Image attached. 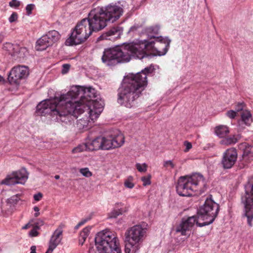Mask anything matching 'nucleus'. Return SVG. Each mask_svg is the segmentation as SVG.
Segmentation results:
<instances>
[{"label": "nucleus", "instance_id": "obj_46", "mask_svg": "<svg viewBox=\"0 0 253 253\" xmlns=\"http://www.w3.org/2000/svg\"><path fill=\"white\" fill-rule=\"evenodd\" d=\"M34 210L35 211V213L34 214V216L35 217H38V216H39V215H40V212H39L40 209H39V208L38 207L35 206V207H34Z\"/></svg>", "mask_w": 253, "mask_h": 253}, {"label": "nucleus", "instance_id": "obj_51", "mask_svg": "<svg viewBox=\"0 0 253 253\" xmlns=\"http://www.w3.org/2000/svg\"><path fill=\"white\" fill-rule=\"evenodd\" d=\"M43 222L42 220H39L38 222L36 223V225H37L38 227L41 225H43Z\"/></svg>", "mask_w": 253, "mask_h": 253}, {"label": "nucleus", "instance_id": "obj_37", "mask_svg": "<svg viewBox=\"0 0 253 253\" xmlns=\"http://www.w3.org/2000/svg\"><path fill=\"white\" fill-rule=\"evenodd\" d=\"M35 7V4H29L26 7V13L28 15H30L32 12V10L34 9Z\"/></svg>", "mask_w": 253, "mask_h": 253}, {"label": "nucleus", "instance_id": "obj_27", "mask_svg": "<svg viewBox=\"0 0 253 253\" xmlns=\"http://www.w3.org/2000/svg\"><path fill=\"white\" fill-rule=\"evenodd\" d=\"M241 116V122L247 126H249L253 121L251 112L249 110H245L242 112Z\"/></svg>", "mask_w": 253, "mask_h": 253}, {"label": "nucleus", "instance_id": "obj_53", "mask_svg": "<svg viewBox=\"0 0 253 253\" xmlns=\"http://www.w3.org/2000/svg\"><path fill=\"white\" fill-rule=\"evenodd\" d=\"M3 80H4L3 78L0 75V83L3 82Z\"/></svg>", "mask_w": 253, "mask_h": 253}, {"label": "nucleus", "instance_id": "obj_5", "mask_svg": "<svg viewBox=\"0 0 253 253\" xmlns=\"http://www.w3.org/2000/svg\"><path fill=\"white\" fill-rule=\"evenodd\" d=\"M84 111H83L82 113L77 114V115L72 114V120L68 123L61 121H57L54 118L50 113H40L38 110V105L37 106L36 113L39 116L49 115L53 120L65 124H68L72 123L74 118H77L79 115L85 113L84 117H82L81 118L77 120L76 123L77 127L79 130H87L91 127L92 126L94 121L100 116V114L103 110V103L102 102H92L91 105H89L88 107L84 108Z\"/></svg>", "mask_w": 253, "mask_h": 253}, {"label": "nucleus", "instance_id": "obj_15", "mask_svg": "<svg viewBox=\"0 0 253 253\" xmlns=\"http://www.w3.org/2000/svg\"><path fill=\"white\" fill-rule=\"evenodd\" d=\"M102 150V136H98L93 139H88L85 143L79 145L74 148L72 152L74 153H77L85 150Z\"/></svg>", "mask_w": 253, "mask_h": 253}, {"label": "nucleus", "instance_id": "obj_19", "mask_svg": "<svg viewBox=\"0 0 253 253\" xmlns=\"http://www.w3.org/2000/svg\"><path fill=\"white\" fill-rule=\"evenodd\" d=\"M113 144L114 149L122 147L125 142L124 135L118 129H116L110 132Z\"/></svg>", "mask_w": 253, "mask_h": 253}, {"label": "nucleus", "instance_id": "obj_21", "mask_svg": "<svg viewBox=\"0 0 253 253\" xmlns=\"http://www.w3.org/2000/svg\"><path fill=\"white\" fill-rule=\"evenodd\" d=\"M62 230L61 229H57L53 233L49 241V246L56 248L62 239Z\"/></svg>", "mask_w": 253, "mask_h": 253}, {"label": "nucleus", "instance_id": "obj_50", "mask_svg": "<svg viewBox=\"0 0 253 253\" xmlns=\"http://www.w3.org/2000/svg\"><path fill=\"white\" fill-rule=\"evenodd\" d=\"M31 225L29 223L26 224L24 226L22 227V229H28L30 227Z\"/></svg>", "mask_w": 253, "mask_h": 253}, {"label": "nucleus", "instance_id": "obj_33", "mask_svg": "<svg viewBox=\"0 0 253 253\" xmlns=\"http://www.w3.org/2000/svg\"><path fill=\"white\" fill-rule=\"evenodd\" d=\"M135 167L138 171L139 172H145L147 170V166L145 163H143L142 164L140 163H136Z\"/></svg>", "mask_w": 253, "mask_h": 253}, {"label": "nucleus", "instance_id": "obj_31", "mask_svg": "<svg viewBox=\"0 0 253 253\" xmlns=\"http://www.w3.org/2000/svg\"><path fill=\"white\" fill-rule=\"evenodd\" d=\"M115 207L121 215L128 211V207L125 206L122 203H116Z\"/></svg>", "mask_w": 253, "mask_h": 253}, {"label": "nucleus", "instance_id": "obj_18", "mask_svg": "<svg viewBox=\"0 0 253 253\" xmlns=\"http://www.w3.org/2000/svg\"><path fill=\"white\" fill-rule=\"evenodd\" d=\"M5 47L12 48L13 51L12 55L16 56V58H19L20 60L24 59L28 54V49L25 47H20L19 45H13L11 43H7Z\"/></svg>", "mask_w": 253, "mask_h": 253}, {"label": "nucleus", "instance_id": "obj_23", "mask_svg": "<svg viewBox=\"0 0 253 253\" xmlns=\"http://www.w3.org/2000/svg\"><path fill=\"white\" fill-rule=\"evenodd\" d=\"M241 136L239 134H234L223 137L219 142L222 145L229 146L234 145L240 139Z\"/></svg>", "mask_w": 253, "mask_h": 253}, {"label": "nucleus", "instance_id": "obj_30", "mask_svg": "<svg viewBox=\"0 0 253 253\" xmlns=\"http://www.w3.org/2000/svg\"><path fill=\"white\" fill-rule=\"evenodd\" d=\"M134 178L132 176H128L126 177V178L125 180L124 181V185L126 188L132 189L134 186V184L133 182Z\"/></svg>", "mask_w": 253, "mask_h": 253}, {"label": "nucleus", "instance_id": "obj_16", "mask_svg": "<svg viewBox=\"0 0 253 253\" xmlns=\"http://www.w3.org/2000/svg\"><path fill=\"white\" fill-rule=\"evenodd\" d=\"M237 159V152L234 148L226 150L223 154L221 164L224 169H230L235 164Z\"/></svg>", "mask_w": 253, "mask_h": 253}, {"label": "nucleus", "instance_id": "obj_45", "mask_svg": "<svg viewBox=\"0 0 253 253\" xmlns=\"http://www.w3.org/2000/svg\"><path fill=\"white\" fill-rule=\"evenodd\" d=\"M164 166L165 167H170L171 168H173L174 167V165L171 161L169 160L164 162Z\"/></svg>", "mask_w": 253, "mask_h": 253}, {"label": "nucleus", "instance_id": "obj_24", "mask_svg": "<svg viewBox=\"0 0 253 253\" xmlns=\"http://www.w3.org/2000/svg\"><path fill=\"white\" fill-rule=\"evenodd\" d=\"M214 134L220 138L227 136L230 132L229 128L225 125H219L214 128Z\"/></svg>", "mask_w": 253, "mask_h": 253}, {"label": "nucleus", "instance_id": "obj_20", "mask_svg": "<svg viewBox=\"0 0 253 253\" xmlns=\"http://www.w3.org/2000/svg\"><path fill=\"white\" fill-rule=\"evenodd\" d=\"M123 28L120 27H114L108 32H106L100 36L98 39L100 40H113L116 38L120 37L123 33Z\"/></svg>", "mask_w": 253, "mask_h": 253}, {"label": "nucleus", "instance_id": "obj_43", "mask_svg": "<svg viewBox=\"0 0 253 253\" xmlns=\"http://www.w3.org/2000/svg\"><path fill=\"white\" fill-rule=\"evenodd\" d=\"M17 19V15L16 13H13L9 17L8 20L10 23H12L16 21Z\"/></svg>", "mask_w": 253, "mask_h": 253}, {"label": "nucleus", "instance_id": "obj_49", "mask_svg": "<svg viewBox=\"0 0 253 253\" xmlns=\"http://www.w3.org/2000/svg\"><path fill=\"white\" fill-rule=\"evenodd\" d=\"M54 249L53 247L49 246L48 249L45 253H52Z\"/></svg>", "mask_w": 253, "mask_h": 253}, {"label": "nucleus", "instance_id": "obj_11", "mask_svg": "<svg viewBox=\"0 0 253 253\" xmlns=\"http://www.w3.org/2000/svg\"><path fill=\"white\" fill-rule=\"evenodd\" d=\"M241 200L244 206L245 215L247 218L248 223L252 226L253 220V183L246 188L245 195L242 197Z\"/></svg>", "mask_w": 253, "mask_h": 253}, {"label": "nucleus", "instance_id": "obj_8", "mask_svg": "<svg viewBox=\"0 0 253 253\" xmlns=\"http://www.w3.org/2000/svg\"><path fill=\"white\" fill-rule=\"evenodd\" d=\"M98 253H121L118 239L108 230L98 232L95 238Z\"/></svg>", "mask_w": 253, "mask_h": 253}, {"label": "nucleus", "instance_id": "obj_22", "mask_svg": "<svg viewBox=\"0 0 253 253\" xmlns=\"http://www.w3.org/2000/svg\"><path fill=\"white\" fill-rule=\"evenodd\" d=\"M48 38L45 35L39 39L36 42V49L37 50L42 51L46 49L48 47L51 46Z\"/></svg>", "mask_w": 253, "mask_h": 253}, {"label": "nucleus", "instance_id": "obj_1", "mask_svg": "<svg viewBox=\"0 0 253 253\" xmlns=\"http://www.w3.org/2000/svg\"><path fill=\"white\" fill-rule=\"evenodd\" d=\"M159 30L160 27L157 25L147 27L145 32L149 40L104 49L101 57L102 62L110 66L118 63L128 62L131 57L142 59L151 57L152 54L158 56L165 55L169 49L171 41L168 37L158 36Z\"/></svg>", "mask_w": 253, "mask_h": 253}, {"label": "nucleus", "instance_id": "obj_2", "mask_svg": "<svg viewBox=\"0 0 253 253\" xmlns=\"http://www.w3.org/2000/svg\"><path fill=\"white\" fill-rule=\"evenodd\" d=\"M92 102H102L104 105L103 100H98L94 88L75 85L66 93H56L53 98L42 101L38 104V110L40 113H50L57 121L68 123L72 120V114L84 111Z\"/></svg>", "mask_w": 253, "mask_h": 253}, {"label": "nucleus", "instance_id": "obj_25", "mask_svg": "<svg viewBox=\"0 0 253 253\" xmlns=\"http://www.w3.org/2000/svg\"><path fill=\"white\" fill-rule=\"evenodd\" d=\"M102 150H110L114 149L110 133L105 136H102Z\"/></svg>", "mask_w": 253, "mask_h": 253}, {"label": "nucleus", "instance_id": "obj_7", "mask_svg": "<svg viewBox=\"0 0 253 253\" xmlns=\"http://www.w3.org/2000/svg\"><path fill=\"white\" fill-rule=\"evenodd\" d=\"M147 228L142 224L135 225L128 228L125 232V239L127 243L125 253H136L142 246L146 237Z\"/></svg>", "mask_w": 253, "mask_h": 253}, {"label": "nucleus", "instance_id": "obj_14", "mask_svg": "<svg viewBox=\"0 0 253 253\" xmlns=\"http://www.w3.org/2000/svg\"><path fill=\"white\" fill-rule=\"evenodd\" d=\"M28 177V174L25 168L13 172L1 181V184L11 185L15 184H24Z\"/></svg>", "mask_w": 253, "mask_h": 253}, {"label": "nucleus", "instance_id": "obj_9", "mask_svg": "<svg viewBox=\"0 0 253 253\" xmlns=\"http://www.w3.org/2000/svg\"><path fill=\"white\" fill-rule=\"evenodd\" d=\"M86 18L78 23L71 33L70 37L66 41L67 45L79 44L85 41L92 34Z\"/></svg>", "mask_w": 253, "mask_h": 253}, {"label": "nucleus", "instance_id": "obj_40", "mask_svg": "<svg viewBox=\"0 0 253 253\" xmlns=\"http://www.w3.org/2000/svg\"><path fill=\"white\" fill-rule=\"evenodd\" d=\"M20 4V2L17 0H12L9 3V5L11 7L17 8Z\"/></svg>", "mask_w": 253, "mask_h": 253}, {"label": "nucleus", "instance_id": "obj_6", "mask_svg": "<svg viewBox=\"0 0 253 253\" xmlns=\"http://www.w3.org/2000/svg\"><path fill=\"white\" fill-rule=\"evenodd\" d=\"M206 183L202 175L195 173L181 176L176 186L177 194L181 196H192L194 192L201 193L205 191Z\"/></svg>", "mask_w": 253, "mask_h": 253}, {"label": "nucleus", "instance_id": "obj_17", "mask_svg": "<svg viewBox=\"0 0 253 253\" xmlns=\"http://www.w3.org/2000/svg\"><path fill=\"white\" fill-rule=\"evenodd\" d=\"M239 148L243 151L242 161L244 165H246L253 160V154L251 152L252 147L248 143L244 142L241 143Z\"/></svg>", "mask_w": 253, "mask_h": 253}, {"label": "nucleus", "instance_id": "obj_38", "mask_svg": "<svg viewBox=\"0 0 253 253\" xmlns=\"http://www.w3.org/2000/svg\"><path fill=\"white\" fill-rule=\"evenodd\" d=\"M237 114L236 111L231 110L227 112L226 116L230 119H233L236 117Z\"/></svg>", "mask_w": 253, "mask_h": 253}, {"label": "nucleus", "instance_id": "obj_56", "mask_svg": "<svg viewBox=\"0 0 253 253\" xmlns=\"http://www.w3.org/2000/svg\"><path fill=\"white\" fill-rule=\"evenodd\" d=\"M135 29V27H132L130 29L131 30H133V29Z\"/></svg>", "mask_w": 253, "mask_h": 253}, {"label": "nucleus", "instance_id": "obj_47", "mask_svg": "<svg viewBox=\"0 0 253 253\" xmlns=\"http://www.w3.org/2000/svg\"><path fill=\"white\" fill-rule=\"evenodd\" d=\"M87 219H84L82 220L80 222H79L78 223L79 224V225L81 226L83 225L84 224H85L87 221Z\"/></svg>", "mask_w": 253, "mask_h": 253}, {"label": "nucleus", "instance_id": "obj_10", "mask_svg": "<svg viewBox=\"0 0 253 253\" xmlns=\"http://www.w3.org/2000/svg\"><path fill=\"white\" fill-rule=\"evenodd\" d=\"M100 7L92 9L86 18L88 25L93 32H97L104 28L107 26L106 20L104 18Z\"/></svg>", "mask_w": 253, "mask_h": 253}, {"label": "nucleus", "instance_id": "obj_3", "mask_svg": "<svg viewBox=\"0 0 253 253\" xmlns=\"http://www.w3.org/2000/svg\"><path fill=\"white\" fill-rule=\"evenodd\" d=\"M154 71V66L151 65L135 74L126 77L118 89V102L127 108L132 107L147 85V77L151 76Z\"/></svg>", "mask_w": 253, "mask_h": 253}, {"label": "nucleus", "instance_id": "obj_44", "mask_svg": "<svg viewBox=\"0 0 253 253\" xmlns=\"http://www.w3.org/2000/svg\"><path fill=\"white\" fill-rule=\"evenodd\" d=\"M42 193L39 192L37 194H36L34 195V199L35 200V201H36V202H38V201H40L42 197Z\"/></svg>", "mask_w": 253, "mask_h": 253}, {"label": "nucleus", "instance_id": "obj_42", "mask_svg": "<svg viewBox=\"0 0 253 253\" xmlns=\"http://www.w3.org/2000/svg\"><path fill=\"white\" fill-rule=\"evenodd\" d=\"M184 146H185V149L184 150V152H187L189 151V150L192 148V144L188 141L184 142Z\"/></svg>", "mask_w": 253, "mask_h": 253}, {"label": "nucleus", "instance_id": "obj_36", "mask_svg": "<svg viewBox=\"0 0 253 253\" xmlns=\"http://www.w3.org/2000/svg\"><path fill=\"white\" fill-rule=\"evenodd\" d=\"M39 229V227H38L37 225H35V227L29 232V236L31 237L37 236L39 234V233L38 232V230Z\"/></svg>", "mask_w": 253, "mask_h": 253}, {"label": "nucleus", "instance_id": "obj_55", "mask_svg": "<svg viewBox=\"0 0 253 253\" xmlns=\"http://www.w3.org/2000/svg\"><path fill=\"white\" fill-rule=\"evenodd\" d=\"M81 226L79 225V224L78 223L76 226H75V229H78Z\"/></svg>", "mask_w": 253, "mask_h": 253}, {"label": "nucleus", "instance_id": "obj_28", "mask_svg": "<svg viewBox=\"0 0 253 253\" xmlns=\"http://www.w3.org/2000/svg\"><path fill=\"white\" fill-rule=\"evenodd\" d=\"M20 197V195L16 194L7 199L6 201L7 205L11 208H14L21 201Z\"/></svg>", "mask_w": 253, "mask_h": 253}, {"label": "nucleus", "instance_id": "obj_32", "mask_svg": "<svg viewBox=\"0 0 253 253\" xmlns=\"http://www.w3.org/2000/svg\"><path fill=\"white\" fill-rule=\"evenodd\" d=\"M79 172L84 176L89 177L92 176V172L89 170L88 168H84L80 169Z\"/></svg>", "mask_w": 253, "mask_h": 253}, {"label": "nucleus", "instance_id": "obj_39", "mask_svg": "<svg viewBox=\"0 0 253 253\" xmlns=\"http://www.w3.org/2000/svg\"><path fill=\"white\" fill-rule=\"evenodd\" d=\"M141 180L143 182V185L144 186L148 185L151 184L150 176L142 177Z\"/></svg>", "mask_w": 253, "mask_h": 253}, {"label": "nucleus", "instance_id": "obj_34", "mask_svg": "<svg viewBox=\"0 0 253 253\" xmlns=\"http://www.w3.org/2000/svg\"><path fill=\"white\" fill-rule=\"evenodd\" d=\"M246 106V105L244 102H239L238 103L236 106H235V111H236L237 113L242 111V112L244 110V109L245 108Z\"/></svg>", "mask_w": 253, "mask_h": 253}, {"label": "nucleus", "instance_id": "obj_12", "mask_svg": "<svg viewBox=\"0 0 253 253\" xmlns=\"http://www.w3.org/2000/svg\"><path fill=\"white\" fill-rule=\"evenodd\" d=\"M29 74L27 66L19 65L12 68L8 74V80L11 84L18 85L21 81L26 79Z\"/></svg>", "mask_w": 253, "mask_h": 253}, {"label": "nucleus", "instance_id": "obj_35", "mask_svg": "<svg viewBox=\"0 0 253 253\" xmlns=\"http://www.w3.org/2000/svg\"><path fill=\"white\" fill-rule=\"evenodd\" d=\"M121 215L119 211L117 210V209L114 208V209L109 213L108 216L110 218H116L119 215Z\"/></svg>", "mask_w": 253, "mask_h": 253}, {"label": "nucleus", "instance_id": "obj_54", "mask_svg": "<svg viewBox=\"0 0 253 253\" xmlns=\"http://www.w3.org/2000/svg\"><path fill=\"white\" fill-rule=\"evenodd\" d=\"M54 178L56 179H59L60 178V176L59 175H55Z\"/></svg>", "mask_w": 253, "mask_h": 253}, {"label": "nucleus", "instance_id": "obj_4", "mask_svg": "<svg viewBox=\"0 0 253 253\" xmlns=\"http://www.w3.org/2000/svg\"><path fill=\"white\" fill-rule=\"evenodd\" d=\"M219 206L211 197L207 198L204 204L201 206L197 212L198 218L196 216L183 218L175 228L176 233L182 236H188L195 224L199 227H203L211 224L218 215Z\"/></svg>", "mask_w": 253, "mask_h": 253}, {"label": "nucleus", "instance_id": "obj_48", "mask_svg": "<svg viewBox=\"0 0 253 253\" xmlns=\"http://www.w3.org/2000/svg\"><path fill=\"white\" fill-rule=\"evenodd\" d=\"M30 253H36V247L35 246H32L30 249Z\"/></svg>", "mask_w": 253, "mask_h": 253}, {"label": "nucleus", "instance_id": "obj_29", "mask_svg": "<svg viewBox=\"0 0 253 253\" xmlns=\"http://www.w3.org/2000/svg\"><path fill=\"white\" fill-rule=\"evenodd\" d=\"M90 229V226H87L85 228H84L80 233L79 237V244L80 245H83L84 244L86 238L89 235Z\"/></svg>", "mask_w": 253, "mask_h": 253}, {"label": "nucleus", "instance_id": "obj_13", "mask_svg": "<svg viewBox=\"0 0 253 253\" xmlns=\"http://www.w3.org/2000/svg\"><path fill=\"white\" fill-rule=\"evenodd\" d=\"M102 15L107 22H114L123 14V9L116 4H109L105 7H100Z\"/></svg>", "mask_w": 253, "mask_h": 253}, {"label": "nucleus", "instance_id": "obj_26", "mask_svg": "<svg viewBox=\"0 0 253 253\" xmlns=\"http://www.w3.org/2000/svg\"><path fill=\"white\" fill-rule=\"evenodd\" d=\"M45 35L47 38H47L48 40L49 41L51 46L54 43L57 42L60 38V34L58 31L56 30L50 31L46 34H45Z\"/></svg>", "mask_w": 253, "mask_h": 253}, {"label": "nucleus", "instance_id": "obj_52", "mask_svg": "<svg viewBox=\"0 0 253 253\" xmlns=\"http://www.w3.org/2000/svg\"><path fill=\"white\" fill-rule=\"evenodd\" d=\"M4 35L2 33L0 34V43L2 42L4 39Z\"/></svg>", "mask_w": 253, "mask_h": 253}, {"label": "nucleus", "instance_id": "obj_41", "mask_svg": "<svg viewBox=\"0 0 253 253\" xmlns=\"http://www.w3.org/2000/svg\"><path fill=\"white\" fill-rule=\"evenodd\" d=\"M70 65L68 64H65L62 65V73L63 74H66L69 70Z\"/></svg>", "mask_w": 253, "mask_h": 253}]
</instances>
